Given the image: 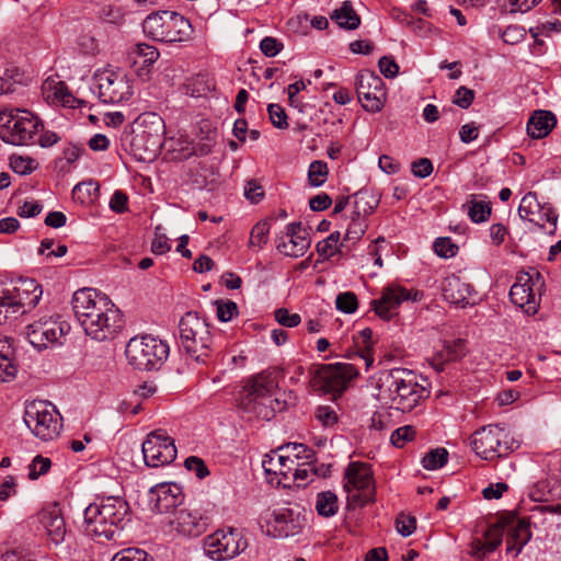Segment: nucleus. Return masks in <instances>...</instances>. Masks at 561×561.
<instances>
[{
  "mask_svg": "<svg viewBox=\"0 0 561 561\" xmlns=\"http://www.w3.org/2000/svg\"><path fill=\"white\" fill-rule=\"evenodd\" d=\"M531 531L529 523L526 519H519L512 526L508 531L506 551L511 552L516 550V554L522 551V548L530 540Z\"/></svg>",
  "mask_w": 561,
  "mask_h": 561,
  "instance_id": "33",
  "label": "nucleus"
},
{
  "mask_svg": "<svg viewBox=\"0 0 561 561\" xmlns=\"http://www.w3.org/2000/svg\"><path fill=\"white\" fill-rule=\"evenodd\" d=\"M21 75L16 68L5 69L0 75V94L12 93L15 91V87L20 83Z\"/></svg>",
  "mask_w": 561,
  "mask_h": 561,
  "instance_id": "46",
  "label": "nucleus"
},
{
  "mask_svg": "<svg viewBox=\"0 0 561 561\" xmlns=\"http://www.w3.org/2000/svg\"><path fill=\"white\" fill-rule=\"evenodd\" d=\"M309 247L310 240L301 222L287 225L285 236L280 237L276 244L282 254L290 257L302 256Z\"/></svg>",
  "mask_w": 561,
  "mask_h": 561,
  "instance_id": "24",
  "label": "nucleus"
},
{
  "mask_svg": "<svg viewBox=\"0 0 561 561\" xmlns=\"http://www.w3.org/2000/svg\"><path fill=\"white\" fill-rule=\"evenodd\" d=\"M508 522L500 520L490 527L484 536L483 541H477L472 547V554L479 559L493 552L502 542L504 528Z\"/></svg>",
  "mask_w": 561,
  "mask_h": 561,
  "instance_id": "31",
  "label": "nucleus"
},
{
  "mask_svg": "<svg viewBox=\"0 0 561 561\" xmlns=\"http://www.w3.org/2000/svg\"><path fill=\"white\" fill-rule=\"evenodd\" d=\"M112 561H152V559L142 549L127 548L117 552Z\"/></svg>",
  "mask_w": 561,
  "mask_h": 561,
  "instance_id": "49",
  "label": "nucleus"
},
{
  "mask_svg": "<svg viewBox=\"0 0 561 561\" xmlns=\"http://www.w3.org/2000/svg\"><path fill=\"white\" fill-rule=\"evenodd\" d=\"M130 56L134 58V64H137L138 60H141L144 66L149 67L158 60L160 53L154 46L140 43L135 46L130 53Z\"/></svg>",
  "mask_w": 561,
  "mask_h": 561,
  "instance_id": "39",
  "label": "nucleus"
},
{
  "mask_svg": "<svg viewBox=\"0 0 561 561\" xmlns=\"http://www.w3.org/2000/svg\"><path fill=\"white\" fill-rule=\"evenodd\" d=\"M169 524L180 535L198 537L206 531L209 517L199 510L182 507L174 511Z\"/></svg>",
  "mask_w": 561,
  "mask_h": 561,
  "instance_id": "22",
  "label": "nucleus"
},
{
  "mask_svg": "<svg viewBox=\"0 0 561 561\" xmlns=\"http://www.w3.org/2000/svg\"><path fill=\"white\" fill-rule=\"evenodd\" d=\"M416 431L411 425H405L397 428L392 432L390 440L396 447H403L407 442H410L414 438Z\"/></svg>",
  "mask_w": 561,
  "mask_h": 561,
  "instance_id": "50",
  "label": "nucleus"
},
{
  "mask_svg": "<svg viewBox=\"0 0 561 561\" xmlns=\"http://www.w3.org/2000/svg\"><path fill=\"white\" fill-rule=\"evenodd\" d=\"M329 175L328 164L324 161L316 160L312 161L308 169V183L312 187H319L323 185Z\"/></svg>",
  "mask_w": 561,
  "mask_h": 561,
  "instance_id": "40",
  "label": "nucleus"
},
{
  "mask_svg": "<svg viewBox=\"0 0 561 561\" xmlns=\"http://www.w3.org/2000/svg\"><path fill=\"white\" fill-rule=\"evenodd\" d=\"M248 547V540L236 528L218 529L204 539L205 554L214 561H227L236 558Z\"/></svg>",
  "mask_w": 561,
  "mask_h": 561,
  "instance_id": "15",
  "label": "nucleus"
},
{
  "mask_svg": "<svg viewBox=\"0 0 561 561\" xmlns=\"http://www.w3.org/2000/svg\"><path fill=\"white\" fill-rule=\"evenodd\" d=\"M267 112L272 124L276 128H288L287 114L280 105L272 103L267 106Z\"/></svg>",
  "mask_w": 561,
  "mask_h": 561,
  "instance_id": "53",
  "label": "nucleus"
},
{
  "mask_svg": "<svg viewBox=\"0 0 561 561\" xmlns=\"http://www.w3.org/2000/svg\"><path fill=\"white\" fill-rule=\"evenodd\" d=\"M434 252L444 259H450L457 255L459 247L448 237H439L434 241Z\"/></svg>",
  "mask_w": 561,
  "mask_h": 561,
  "instance_id": "45",
  "label": "nucleus"
},
{
  "mask_svg": "<svg viewBox=\"0 0 561 561\" xmlns=\"http://www.w3.org/2000/svg\"><path fill=\"white\" fill-rule=\"evenodd\" d=\"M215 305L217 306V317L221 322H228L238 314V307L231 300H216Z\"/></svg>",
  "mask_w": 561,
  "mask_h": 561,
  "instance_id": "52",
  "label": "nucleus"
},
{
  "mask_svg": "<svg viewBox=\"0 0 561 561\" xmlns=\"http://www.w3.org/2000/svg\"><path fill=\"white\" fill-rule=\"evenodd\" d=\"M24 422L30 431L44 442L57 438L62 428V417L50 402L34 400L26 404Z\"/></svg>",
  "mask_w": 561,
  "mask_h": 561,
  "instance_id": "10",
  "label": "nucleus"
},
{
  "mask_svg": "<svg viewBox=\"0 0 561 561\" xmlns=\"http://www.w3.org/2000/svg\"><path fill=\"white\" fill-rule=\"evenodd\" d=\"M340 247H343V242L340 243V232H332L327 239L318 242L317 251L321 256L329 259L339 251Z\"/></svg>",
  "mask_w": 561,
  "mask_h": 561,
  "instance_id": "43",
  "label": "nucleus"
},
{
  "mask_svg": "<svg viewBox=\"0 0 561 561\" xmlns=\"http://www.w3.org/2000/svg\"><path fill=\"white\" fill-rule=\"evenodd\" d=\"M270 222L267 220L259 221L251 230L250 245L261 249L268 241Z\"/></svg>",
  "mask_w": 561,
  "mask_h": 561,
  "instance_id": "44",
  "label": "nucleus"
},
{
  "mask_svg": "<svg viewBox=\"0 0 561 561\" xmlns=\"http://www.w3.org/2000/svg\"><path fill=\"white\" fill-rule=\"evenodd\" d=\"M337 496L331 491H324L317 495L316 510L324 517L333 516L337 512Z\"/></svg>",
  "mask_w": 561,
  "mask_h": 561,
  "instance_id": "38",
  "label": "nucleus"
},
{
  "mask_svg": "<svg viewBox=\"0 0 561 561\" xmlns=\"http://www.w3.org/2000/svg\"><path fill=\"white\" fill-rule=\"evenodd\" d=\"M378 201L367 192L355 194L353 216L364 219L377 207Z\"/></svg>",
  "mask_w": 561,
  "mask_h": 561,
  "instance_id": "37",
  "label": "nucleus"
},
{
  "mask_svg": "<svg viewBox=\"0 0 561 561\" xmlns=\"http://www.w3.org/2000/svg\"><path fill=\"white\" fill-rule=\"evenodd\" d=\"M141 448L145 463L148 467L158 468L167 466L176 458L174 439L163 430H156L149 433Z\"/></svg>",
  "mask_w": 561,
  "mask_h": 561,
  "instance_id": "17",
  "label": "nucleus"
},
{
  "mask_svg": "<svg viewBox=\"0 0 561 561\" xmlns=\"http://www.w3.org/2000/svg\"><path fill=\"white\" fill-rule=\"evenodd\" d=\"M379 70L386 78H394L399 72V66L392 57L383 56L378 61Z\"/></svg>",
  "mask_w": 561,
  "mask_h": 561,
  "instance_id": "63",
  "label": "nucleus"
},
{
  "mask_svg": "<svg viewBox=\"0 0 561 561\" xmlns=\"http://www.w3.org/2000/svg\"><path fill=\"white\" fill-rule=\"evenodd\" d=\"M448 460V451L445 448H436L427 453L422 465L427 470H436L442 468Z\"/></svg>",
  "mask_w": 561,
  "mask_h": 561,
  "instance_id": "42",
  "label": "nucleus"
},
{
  "mask_svg": "<svg viewBox=\"0 0 561 561\" xmlns=\"http://www.w3.org/2000/svg\"><path fill=\"white\" fill-rule=\"evenodd\" d=\"M265 195L264 188L255 180H250L244 185V196L252 203H260Z\"/></svg>",
  "mask_w": 561,
  "mask_h": 561,
  "instance_id": "58",
  "label": "nucleus"
},
{
  "mask_svg": "<svg viewBox=\"0 0 561 561\" xmlns=\"http://www.w3.org/2000/svg\"><path fill=\"white\" fill-rule=\"evenodd\" d=\"M366 231V224L364 219H358L357 217H352V222L346 229L344 241L356 242L359 240Z\"/></svg>",
  "mask_w": 561,
  "mask_h": 561,
  "instance_id": "54",
  "label": "nucleus"
},
{
  "mask_svg": "<svg viewBox=\"0 0 561 561\" xmlns=\"http://www.w3.org/2000/svg\"><path fill=\"white\" fill-rule=\"evenodd\" d=\"M179 335L183 351L196 362H204L213 347V334L207 321L197 312H186L179 322Z\"/></svg>",
  "mask_w": 561,
  "mask_h": 561,
  "instance_id": "7",
  "label": "nucleus"
},
{
  "mask_svg": "<svg viewBox=\"0 0 561 561\" xmlns=\"http://www.w3.org/2000/svg\"><path fill=\"white\" fill-rule=\"evenodd\" d=\"M427 380L413 370L393 368L378 374L376 399L381 405L411 412L430 396Z\"/></svg>",
  "mask_w": 561,
  "mask_h": 561,
  "instance_id": "2",
  "label": "nucleus"
},
{
  "mask_svg": "<svg viewBox=\"0 0 561 561\" xmlns=\"http://www.w3.org/2000/svg\"><path fill=\"white\" fill-rule=\"evenodd\" d=\"M71 304L85 334L92 340H113L123 328L119 309L104 293L95 288L76 290Z\"/></svg>",
  "mask_w": 561,
  "mask_h": 561,
  "instance_id": "1",
  "label": "nucleus"
},
{
  "mask_svg": "<svg viewBox=\"0 0 561 561\" xmlns=\"http://www.w3.org/2000/svg\"><path fill=\"white\" fill-rule=\"evenodd\" d=\"M316 417L323 426H332L337 422L336 412L328 405L318 407Z\"/></svg>",
  "mask_w": 561,
  "mask_h": 561,
  "instance_id": "61",
  "label": "nucleus"
},
{
  "mask_svg": "<svg viewBox=\"0 0 561 561\" xmlns=\"http://www.w3.org/2000/svg\"><path fill=\"white\" fill-rule=\"evenodd\" d=\"M9 161L12 171L20 175L30 174L38 167L36 160L28 156L13 153L10 156Z\"/></svg>",
  "mask_w": 561,
  "mask_h": 561,
  "instance_id": "41",
  "label": "nucleus"
},
{
  "mask_svg": "<svg viewBox=\"0 0 561 561\" xmlns=\"http://www.w3.org/2000/svg\"><path fill=\"white\" fill-rule=\"evenodd\" d=\"M125 355L136 369L152 370L167 359L169 346L152 335H137L128 341Z\"/></svg>",
  "mask_w": 561,
  "mask_h": 561,
  "instance_id": "9",
  "label": "nucleus"
},
{
  "mask_svg": "<svg viewBox=\"0 0 561 561\" xmlns=\"http://www.w3.org/2000/svg\"><path fill=\"white\" fill-rule=\"evenodd\" d=\"M261 51L267 57L276 56L283 48V44L274 37H264L260 43Z\"/></svg>",
  "mask_w": 561,
  "mask_h": 561,
  "instance_id": "64",
  "label": "nucleus"
},
{
  "mask_svg": "<svg viewBox=\"0 0 561 561\" xmlns=\"http://www.w3.org/2000/svg\"><path fill=\"white\" fill-rule=\"evenodd\" d=\"M305 517L298 507L274 510L265 525V534L273 538H288L301 533Z\"/></svg>",
  "mask_w": 561,
  "mask_h": 561,
  "instance_id": "21",
  "label": "nucleus"
},
{
  "mask_svg": "<svg viewBox=\"0 0 561 561\" xmlns=\"http://www.w3.org/2000/svg\"><path fill=\"white\" fill-rule=\"evenodd\" d=\"M344 490L352 505L364 506L374 501L373 471L365 462H351L344 473Z\"/></svg>",
  "mask_w": 561,
  "mask_h": 561,
  "instance_id": "16",
  "label": "nucleus"
},
{
  "mask_svg": "<svg viewBox=\"0 0 561 561\" xmlns=\"http://www.w3.org/2000/svg\"><path fill=\"white\" fill-rule=\"evenodd\" d=\"M443 296L449 304L460 307L476 305L480 300L479 294L469 283H446Z\"/></svg>",
  "mask_w": 561,
  "mask_h": 561,
  "instance_id": "28",
  "label": "nucleus"
},
{
  "mask_svg": "<svg viewBox=\"0 0 561 561\" xmlns=\"http://www.w3.org/2000/svg\"><path fill=\"white\" fill-rule=\"evenodd\" d=\"M129 506L119 496H107L91 503L84 511V530L95 538L113 539L118 529L129 522Z\"/></svg>",
  "mask_w": 561,
  "mask_h": 561,
  "instance_id": "3",
  "label": "nucleus"
},
{
  "mask_svg": "<svg viewBox=\"0 0 561 561\" xmlns=\"http://www.w3.org/2000/svg\"><path fill=\"white\" fill-rule=\"evenodd\" d=\"M356 93L364 110L370 113L380 112L387 99L382 79L369 70H363L357 75Z\"/></svg>",
  "mask_w": 561,
  "mask_h": 561,
  "instance_id": "18",
  "label": "nucleus"
},
{
  "mask_svg": "<svg viewBox=\"0 0 561 561\" xmlns=\"http://www.w3.org/2000/svg\"><path fill=\"white\" fill-rule=\"evenodd\" d=\"M472 450L481 459L493 461L506 457L516 448V442L499 425H486L476 431L470 440Z\"/></svg>",
  "mask_w": 561,
  "mask_h": 561,
  "instance_id": "11",
  "label": "nucleus"
},
{
  "mask_svg": "<svg viewBox=\"0 0 561 561\" xmlns=\"http://www.w3.org/2000/svg\"><path fill=\"white\" fill-rule=\"evenodd\" d=\"M164 128L160 115L152 112L140 114L126 137L131 154L139 161H151L161 148Z\"/></svg>",
  "mask_w": 561,
  "mask_h": 561,
  "instance_id": "4",
  "label": "nucleus"
},
{
  "mask_svg": "<svg viewBox=\"0 0 561 561\" xmlns=\"http://www.w3.org/2000/svg\"><path fill=\"white\" fill-rule=\"evenodd\" d=\"M518 215L523 220H527L548 234L552 236L557 229L558 215L550 204H540L537 194L528 192L520 201Z\"/></svg>",
  "mask_w": 561,
  "mask_h": 561,
  "instance_id": "19",
  "label": "nucleus"
},
{
  "mask_svg": "<svg viewBox=\"0 0 561 561\" xmlns=\"http://www.w3.org/2000/svg\"><path fill=\"white\" fill-rule=\"evenodd\" d=\"M43 130L41 119L27 110H0V139L13 146L36 144L37 134Z\"/></svg>",
  "mask_w": 561,
  "mask_h": 561,
  "instance_id": "5",
  "label": "nucleus"
},
{
  "mask_svg": "<svg viewBox=\"0 0 561 561\" xmlns=\"http://www.w3.org/2000/svg\"><path fill=\"white\" fill-rule=\"evenodd\" d=\"M336 309L344 313H353L358 308V300L354 293H341L336 297Z\"/></svg>",
  "mask_w": 561,
  "mask_h": 561,
  "instance_id": "48",
  "label": "nucleus"
},
{
  "mask_svg": "<svg viewBox=\"0 0 561 561\" xmlns=\"http://www.w3.org/2000/svg\"><path fill=\"white\" fill-rule=\"evenodd\" d=\"M70 325L59 314L43 316L25 328L28 342L37 350L61 345Z\"/></svg>",
  "mask_w": 561,
  "mask_h": 561,
  "instance_id": "13",
  "label": "nucleus"
},
{
  "mask_svg": "<svg viewBox=\"0 0 561 561\" xmlns=\"http://www.w3.org/2000/svg\"><path fill=\"white\" fill-rule=\"evenodd\" d=\"M330 18L345 30H356L360 24V18L355 12L351 1H344L341 8L332 12Z\"/></svg>",
  "mask_w": 561,
  "mask_h": 561,
  "instance_id": "34",
  "label": "nucleus"
},
{
  "mask_svg": "<svg viewBox=\"0 0 561 561\" xmlns=\"http://www.w3.org/2000/svg\"><path fill=\"white\" fill-rule=\"evenodd\" d=\"M50 467L51 461L49 458L37 455L36 457H34L31 465L28 466V478L31 480H36L41 476L46 474L49 471Z\"/></svg>",
  "mask_w": 561,
  "mask_h": 561,
  "instance_id": "47",
  "label": "nucleus"
},
{
  "mask_svg": "<svg viewBox=\"0 0 561 561\" xmlns=\"http://www.w3.org/2000/svg\"><path fill=\"white\" fill-rule=\"evenodd\" d=\"M42 91L48 102H59L65 106L72 105L73 96L69 92L68 87L62 81L49 78L44 81Z\"/></svg>",
  "mask_w": 561,
  "mask_h": 561,
  "instance_id": "32",
  "label": "nucleus"
},
{
  "mask_svg": "<svg viewBox=\"0 0 561 561\" xmlns=\"http://www.w3.org/2000/svg\"><path fill=\"white\" fill-rule=\"evenodd\" d=\"M531 283H513L510 289L511 301L528 314L537 312L539 297L530 286Z\"/></svg>",
  "mask_w": 561,
  "mask_h": 561,
  "instance_id": "29",
  "label": "nucleus"
},
{
  "mask_svg": "<svg viewBox=\"0 0 561 561\" xmlns=\"http://www.w3.org/2000/svg\"><path fill=\"white\" fill-rule=\"evenodd\" d=\"M474 99V91L466 87H460L454 96V103L461 108H468Z\"/></svg>",
  "mask_w": 561,
  "mask_h": 561,
  "instance_id": "62",
  "label": "nucleus"
},
{
  "mask_svg": "<svg viewBox=\"0 0 561 561\" xmlns=\"http://www.w3.org/2000/svg\"><path fill=\"white\" fill-rule=\"evenodd\" d=\"M41 523L46 529L49 540L59 545L66 536V524L61 510L57 505H51L41 512Z\"/></svg>",
  "mask_w": 561,
  "mask_h": 561,
  "instance_id": "27",
  "label": "nucleus"
},
{
  "mask_svg": "<svg viewBox=\"0 0 561 561\" xmlns=\"http://www.w3.org/2000/svg\"><path fill=\"white\" fill-rule=\"evenodd\" d=\"M422 293L407 289L402 286H389L385 288L379 298L371 300L370 307L378 318L391 321L399 316V307L405 300L417 301Z\"/></svg>",
  "mask_w": 561,
  "mask_h": 561,
  "instance_id": "20",
  "label": "nucleus"
},
{
  "mask_svg": "<svg viewBox=\"0 0 561 561\" xmlns=\"http://www.w3.org/2000/svg\"><path fill=\"white\" fill-rule=\"evenodd\" d=\"M93 93L103 103H119L131 98L134 91L128 77L118 70L103 68L93 76Z\"/></svg>",
  "mask_w": 561,
  "mask_h": 561,
  "instance_id": "14",
  "label": "nucleus"
},
{
  "mask_svg": "<svg viewBox=\"0 0 561 561\" xmlns=\"http://www.w3.org/2000/svg\"><path fill=\"white\" fill-rule=\"evenodd\" d=\"M310 462L311 461H306V462L296 461V465L294 466V470L291 471L290 481L296 482L297 485L306 484V480L309 477V472L312 471Z\"/></svg>",
  "mask_w": 561,
  "mask_h": 561,
  "instance_id": "59",
  "label": "nucleus"
},
{
  "mask_svg": "<svg viewBox=\"0 0 561 561\" xmlns=\"http://www.w3.org/2000/svg\"><path fill=\"white\" fill-rule=\"evenodd\" d=\"M556 124L557 118L552 112L537 110L527 122V134L533 139L545 138L554 128Z\"/></svg>",
  "mask_w": 561,
  "mask_h": 561,
  "instance_id": "30",
  "label": "nucleus"
},
{
  "mask_svg": "<svg viewBox=\"0 0 561 561\" xmlns=\"http://www.w3.org/2000/svg\"><path fill=\"white\" fill-rule=\"evenodd\" d=\"M275 388L274 379L270 376L257 375L250 379L243 388L240 407L257 419L271 420L276 410H280V402L272 397Z\"/></svg>",
  "mask_w": 561,
  "mask_h": 561,
  "instance_id": "8",
  "label": "nucleus"
},
{
  "mask_svg": "<svg viewBox=\"0 0 561 561\" xmlns=\"http://www.w3.org/2000/svg\"><path fill=\"white\" fill-rule=\"evenodd\" d=\"M154 510L162 514L175 508L183 500L182 488L176 483H160L150 490Z\"/></svg>",
  "mask_w": 561,
  "mask_h": 561,
  "instance_id": "25",
  "label": "nucleus"
},
{
  "mask_svg": "<svg viewBox=\"0 0 561 561\" xmlns=\"http://www.w3.org/2000/svg\"><path fill=\"white\" fill-rule=\"evenodd\" d=\"M185 468L196 474L198 479H204L209 476V470L202 458L191 456L185 459Z\"/></svg>",
  "mask_w": 561,
  "mask_h": 561,
  "instance_id": "56",
  "label": "nucleus"
},
{
  "mask_svg": "<svg viewBox=\"0 0 561 561\" xmlns=\"http://www.w3.org/2000/svg\"><path fill=\"white\" fill-rule=\"evenodd\" d=\"M145 35L153 41L174 44L187 42L193 34L188 19L174 11L149 14L142 22Z\"/></svg>",
  "mask_w": 561,
  "mask_h": 561,
  "instance_id": "6",
  "label": "nucleus"
},
{
  "mask_svg": "<svg viewBox=\"0 0 561 561\" xmlns=\"http://www.w3.org/2000/svg\"><path fill=\"white\" fill-rule=\"evenodd\" d=\"M371 337H373L371 329L365 328L358 333V336L354 339L355 345L358 348H360L359 352L354 353V356L364 362L366 369H368L374 362V356L371 353V347H373Z\"/></svg>",
  "mask_w": 561,
  "mask_h": 561,
  "instance_id": "35",
  "label": "nucleus"
},
{
  "mask_svg": "<svg viewBox=\"0 0 561 561\" xmlns=\"http://www.w3.org/2000/svg\"><path fill=\"white\" fill-rule=\"evenodd\" d=\"M369 254L371 255V257L369 259V262L363 266V268L365 270V273L362 275V277L374 278V277L383 276L382 274H379L376 271V270H381V267H382L381 256L378 253L377 249L374 247L370 250Z\"/></svg>",
  "mask_w": 561,
  "mask_h": 561,
  "instance_id": "51",
  "label": "nucleus"
},
{
  "mask_svg": "<svg viewBox=\"0 0 561 561\" xmlns=\"http://www.w3.org/2000/svg\"><path fill=\"white\" fill-rule=\"evenodd\" d=\"M465 206L468 208L467 213L470 220L474 224L484 222L491 216L492 208L490 202L478 199L476 195H471Z\"/></svg>",
  "mask_w": 561,
  "mask_h": 561,
  "instance_id": "36",
  "label": "nucleus"
},
{
  "mask_svg": "<svg viewBox=\"0 0 561 561\" xmlns=\"http://www.w3.org/2000/svg\"><path fill=\"white\" fill-rule=\"evenodd\" d=\"M282 447H283V451L297 454L296 456H294V459H296V461H299L300 459H305L306 461H311L313 458V451L304 444L294 443V444H288L287 446H282Z\"/></svg>",
  "mask_w": 561,
  "mask_h": 561,
  "instance_id": "60",
  "label": "nucleus"
},
{
  "mask_svg": "<svg viewBox=\"0 0 561 561\" xmlns=\"http://www.w3.org/2000/svg\"><path fill=\"white\" fill-rule=\"evenodd\" d=\"M357 376L358 370L353 364H321L312 370L310 385L322 393L341 394Z\"/></svg>",
  "mask_w": 561,
  "mask_h": 561,
  "instance_id": "12",
  "label": "nucleus"
},
{
  "mask_svg": "<svg viewBox=\"0 0 561 561\" xmlns=\"http://www.w3.org/2000/svg\"><path fill=\"white\" fill-rule=\"evenodd\" d=\"M396 528L400 535L408 537L416 529V519L413 516L400 514L396 519Z\"/></svg>",
  "mask_w": 561,
  "mask_h": 561,
  "instance_id": "57",
  "label": "nucleus"
},
{
  "mask_svg": "<svg viewBox=\"0 0 561 561\" xmlns=\"http://www.w3.org/2000/svg\"><path fill=\"white\" fill-rule=\"evenodd\" d=\"M296 455L297 454L295 453L283 451V447L265 455L262 461V467L266 476L277 477L275 481L276 485H282L284 488L289 486L291 471L296 465V459H294V456Z\"/></svg>",
  "mask_w": 561,
  "mask_h": 561,
  "instance_id": "23",
  "label": "nucleus"
},
{
  "mask_svg": "<svg viewBox=\"0 0 561 561\" xmlns=\"http://www.w3.org/2000/svg\"><path fill=\"white\" fill-rule=\"evenodd\" d=\"M43 295V288L39 283H21L20 287H14L13 290L9 289V298L12 300V308L16 311L18 308L26 309L35 308Z\"/></svg>",
  "mask_w": 561,
  "mask_h": 561,
  "instance_id": "26",
  "label": "nucleus"
},
{
  "mask_svg": "<svg viewBox=\"0 0 561 561\" xmlns=\"http://www.w3.org/2000/svg\"><path fill=\"white\" fill-rule=\"evenodd\" d=\"M274 316L275 320L286 328H296L301 322V318L298 313H290L286 308L276 309Z\"/></svg>",
  "mask_w": 561,
  "mask_h": 561,
  "instance_id": "55",
  "label": "nucleus"
}]
</instances>
